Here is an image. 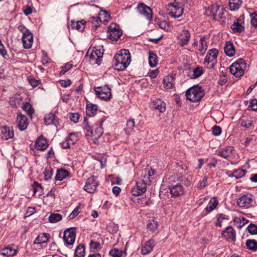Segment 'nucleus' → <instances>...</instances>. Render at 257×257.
Segmentation results:
<instances>
[{"label": "nucleus", "mask_w": 257, "mask_h": 257, "mask_svg": "<svg viewBox=\"0 0 257 257\" xmlns=\"http://www.w3.org/2000/svg\"><path fill=\"white\" fill-rule=\"evenodd\" d=\"M69 175V173L67 170L64 169H58L55 176V179L58 181H62L68 177Z\"/></svg>", "instance_id": "2f4dec72"}, {"label": "nucleus", "mask_w": 257, "mask_h": 257, "mask_svg": "<svg viewBox=\"0 0 257 257\" xmlns=\"http://www.w3.org/2000/svg\"><path fill=\"white\" fill-rule=\"evenodd\" d=\"M154 107L155 108L159 110L161 112H163L166 110L165 102L159 99H156L154 100Z\"/></svg>", "instance_id": "72a5a7b5"}, {"label": "nucleus", "mask_w": 257, "mask_h": 257, "mask_svg": "<svg viewBox=\"0 0 257 257\" xmlns=\"http://www.w3.org/2000/svg\"><path fill=\"white\" fill-rule=\"evenodd\" d=\"M218 53V50L216 48H212L208 51L203 63L208 69H215L217 63Z\"/></svg>", "instance_id": "39448f33"}, {"label": "nucleus", "mask_w": 257, "mask_h": 257, "mask_svg": "<svg viewBox=\"0 0 257 257\" xmlns=\"http://www.w3.org/2000/svg\"><path fill=\"white\" fill-rule=\"evenodd\" d=\"M211 12L212 13L213 19L215 20H218L221 19L223 14L222 9L220 8V7L218 6L212 7Z\"/></svg>", "instance_id": "c85d7f7f"}, {"label": "nucleus", "mask_w": 257, "mask_h": 257, "mask_svg": "<svg viewBox=\"0 0 257 257\" xmlns=\"http://www.w3.org/2000/svg\"><path fill=\"white\" fill-rule=\"evenodd\" d=\"M247 229L248 232L251 234H257V226L253 224H249L247 227Z\"/></svg>", "instance_id": "4d7b16f0"}, {"label": "nucleus", "mask_w": 257, "mask_h": 257, "mask_svg": "<svg viewBox=\"0 0 257 257\" xmlns=\"http://www.w3.org/2000/svg\"><path fill=\"white\" fill-rule=\"evenodd\" d=\"M253 196L250 194L241 196L237 200V204L241 208H248L252 206Z\"/></svg>", "instance_id": "f8f14e48"}, {"label": "nucleus", "mask_w": 257, "mask_h": 257, "mask_svg": "<svg viewBox=\"0 0 257 257\" xmlns=\"http://www.w3.org/2000/svg\"><path fill=\"white\" fill-rule=\"evenodd\" d=\"M22 41L25 48H31L33 43V36L32 33L30 32L23 35Z\"/></svg>", "instance_id": "4be33fe9"}, {"label": "nucleus", "mask_w": 257, "mask_h": 257, "mask_svg": "<svg viewBox=\"0 0 257 257\" xmlns=\"http://www.w3.org/2000/svg\"><path fill=\"white\" fill-rule=\"evenodd\" d=\"M17 253V249L12 247L7 246L0 250V255L4 256L10 257L14 256Z\"/></svg>", "instance_id": "393cba45"}, {"label": "nucleus", "mask_w": 257, "mask_h": 257, "mask_svg": "<svg viewBox=\"0 0 257 257\" xmlns=\"http://www.w3.org/2000/svg\"><path fill=\"white\" fill-rule=\"evenodd\" d=\"M169 189L172 197H177L184 193V188L181 184L169 186Z\"/></svg>", "instance_id": "6ab92c4d"}, {"label": "nucleus", "mask_w": 257, "mask_h": 257, "mask_svg": "<svg viewBox=\"0 0 257 257\" xmlns=\"http://www.w3.org/2000/svg\"><path fill=\"white\" fill-rule=\"evenodd\" d=\"M246 246L248 249L255 251L257 249V241L253 239H247Z\"/></svg>", "instance_id": "c03bdc74"}, {"label": "nucleus", "mask_w": 257, "mask_h": 257, "mask_svg": "<svg viewBox=\"0 0 257 257\" xmlns=\"http://www.w3.org/2000/svg\"><path fill=\"white\" fill-rule=\"evenodd\" d=\"M248 107H250L252 110L257 111V99H252Z\"/></svg>", "instance_id": "680f3d73"}, {"label": "nucleus", "mask_w": 257, "mask_h": 257, "mask_svg": "<svg viewBox=\"0 0 257 257\" xmlns=\"http://www.w3.org/2000/svg\"><path fill=\"white\" fill-rule=\"evenodd\" d=\"M191 33L187 29H183L178 34L177 40L180 47L187 46L190 41Z\"/></svg>", "instance_id": "6e6552de"}, {"label": "nucleus", "mask_w": 257, "mask_h": 257, "mask_svg": "<svg viewBox=\"0 0 257 257\" xmlns=\"http://www.w3.org/2000/svg\"><path fill=\"white\" fill-rule=\"evenodd\" d=\"M35 146L37 150L43 151L48 147L49 144L45 138L42 135L36 140Z\"/></svg>", "instance_id": "5701e85b"}, {"label": "nucleus", "mask_w": 257, "mask_h": 257, "mask_svg": "<svg viewBox=\"0 0 257 257\" xmlns=\"http://www.w3.org/2000/svg\"><path fill=\"white\" fill-rule=\"evenodd\" d=\"M241 221H242V223L241 224V223L240 222V224L239 225V227H242L247 222V220L244 217H242L241 219L238 217H235L234 219V222L238 223L239 222H241Z\"/></svg>", "instance_id": "0e129e2a"}, {"label": "nucleus", "mask_w": 257, "mask_h": 257, "mask_svg": "<svg viewBox=\"0 0 257 257\" xmlns=\"http://www.w3.org/2000/svg\"><path fill=\"white\" fill-rule=\"evenodd\" d=\"M76 229L75 227H70L64 232L63 240L67 245H72L75 240Z\"/></svg>", "instance_id": "1a4fd4ad"}, {"label": "nucleus", "mask_w": 257, "mask_h": 257, "mask_svg": "<svg viewBox=\"0 0 257 257\" xmlns=\"http://www.w3.org/2000/svg\"><path fill=\"white\" fill-rule=\"evenodd\" d=\"M23 109L27 113V114L32 118L34 113V109L32 106L28 102H26L24 104Z\"/></svg>", "instance_id": "37998d69"}, {"label": "nucleus", "mask_w": 257, "mask_h": 257, "mask_svg": "<svg viewBox=\"0 0 257 257\" xmlns=\"http://www.w3.org/2000/svg\"><path fill=\"white\" fill-rule=\"evenodd\" d=\"M72 64L70 63H66L65 66L61 67V70L60 72L61 75H64L68 70L72 68Z\"/></svg>", "instance_id": "5fc2aeb1"}, {"label": "nucleus", "mask_w": 257, "mask_h": 257, "mask_svg": "<svg viewBox=\"0 0 257 257\" xmlns=\"http://www.w3.org/2000/svg\"><path fill=\"white\" fill-rule=\"evenodd\" d=\"M79 117L80 115L77 113H71L69 116L70 120L75 123L78 122Z\"/></svg>", "instance_id": "e2e57ef3"}, {"label": "nucleus", "mask_w": 257, "mask_h": 257, "mask_svg": "<svg viewBox=\"0 0 257 257\" xmlns=\"http://www.w3.org/2000/svg\"><path fill=\"white\" fill-rule=\"evenodd\" d=\"M187 99L192 102L199 101L204 95L202 87L195 85L188 89L186 92Z\"/></svg>", "instance_id": "20e7f679"}, {"label": "nucleus", "mask_w": 257, "mask_h": 257, "mask_svg": "<svg viewBox=\"0 0 257 257\" xmlns=\"http://www.w3.org/2000/svg\"><path fill=\"white\" fill-rule=\"evenodd\" d=\"M103 134V128L101 125H96L95 130L92 131V134L91 137H93V139H97L99 138Z\"/></svg>", "instance_id": "4c0bfd02"}, {"label": "nucleus", "mask_w": 257, "mask_h": 257, "mask_svg": "<svg viewBox=\"0 0 257 257\" xmlns=\"http://www.w3.org/2000/svg\"><path fill=\"white\" fill-rule=\"evenodd\" d=\"M97 105L90 103L87 104L86 107V113L87 115L92 116L95 115L97 110Z\"/></svg>", "instance_id": "473e14b6"}, {"label": "nucleus", "mask_w": 257, "mask_h": 257, "mask_svg": "<svg viewBox=\"0 0 257 257\" xmlns=\"http://www.w3.org/2000/svg\"><path fill=\"white\" fill-rule=\"evenodd\" d=\"M109 254L113 257H120L122 254V251L118 248H113L110 250Z\"/></svg>", "instance_id": "603ef678"}, {"label": "nucleus", "mask_w": 257, "mask_h": 257, "mask_svg": "<svg viewBox=\"0 0 257 257\" xmlns=\"http://www.w3.org/2000/svg\"><path fill=\"white\" fill-rule=\"evenodd\" d=\"M66 139L69 143V144L73 145L78 141V135L77 133H70Z\"/></svg>", "instance_id": "49530a36"}, {"label": "nucleus", "mask_w": 257, "mask_h": 257, "mask_svg": "<svg viewBox=\"0 0 257 257\" xmlns=\"http://www.w3.org/2000/svg\"><path fill=\"white\" fill-rule=\"evenodd\" d=\"M241 4V0H229V9L232 11L237 10L240 8Z\"/></svg>", "instance_id": "c9c22d12"}, {"label": "nucleus", "mask_w": 257, "mask_h": 257, "mask_svg": "<svg viewBox=\"0 0 257 257\" xmlns=\"http://www.w3.org/2000/svg\"><path fill=\"white\" fill-rule=\"evenodd\" d=\"M208 177L206 176H204L201 180L198 183L197 187L199 189H202L207 186Z\"/></svg>", "instance_id": "3c124183"}, {"label": "nucleus", "mask_w": 257, "mask_h": 257, "mask_svg": "<svg viewBox=\"0 0 257 257\" xmlns=\"http://www.w3.org/2000/svg\"><path fill=\"white\" fill-rule=\"evenodd\" d=\"M149 64L151 67H156L158 64V57L153 51L149 52Z\"/></svg>", "instance_id": "7c9ffc66"}, {"label": "nucleus", "mask_w": 257, "mask_h": 257, "mask_svg": "<svg viewBox=\"0 0 257 257\" xmlns=\"http://www.w3.org/2000/svg\"><path fill=\"white\" fill-rule=\"evenodd\" d=\"M204 70L202 67L197 66L192 69L191 78L195 79L204 73Z\"/></svg>", "instance_id": "e433bc0d"}, {"label": "nucleus", "mask_w": 257, "mask_h": 257, "mask_svg": "<svg viewBox=\"0 0 257 257\" xmlns=\"http://www.w3.org/2000/svg\"><path fill=\"white\" fill-rule=\"evenodd\" d=\"M17 121L18 122L17 126L20 131H24L27 128L28 122L26 115L20 113L17 116Z\"/></svg>", "instance_id": "b1692460"}, {"label": "nucleus", "mask_w": 257, "mask_h": 257, "mask_svg": "<svg viewBox=\"0 0 257 257\" xmlns=\"http://www.w3.org/2000/svg\"><path fill=\"white\" fill-rule=\"evenodd\" d=\"M107 229L111 233L114 234L118 230V226L114 223H110L107 227Z\"/></svg>", "instance_id": "6e6d98bb"}, {"label": "nucleus", "mask_w": 257, "mask_h": 257, "mask_svg": "<svg viewBox=\"0 0 257 257\" xmlns=\"http://www.w3.org/2000/svg\"><path fill=\"white\" fill-rule=\"evenodd\" d=\"M85 21L83 20L73 22L71 23V27L72 29H75L80 31H82L85 28Z\"/></svg>", "instance_id": "f704fd0d"}, {"label": "nucleus", "mask_w": 257, "mask_h": 257, "mask_svg": "<svg viewBox=\"0 0 257 257\" xmlns=\"http://www.w3.org/2000/svg\"><path fill=\"white\" fill-rule=\"evenodd\" d=\"M225 54L229 57H232L235 53V50L232 42L227 41L224 48Z\"/></svg>", "instance_id": "cd10ccee"}, {"label": "nucleus", "mask_w": 257, "mask_h": 257, "mask_svg": "<svg viewBox=\"0 0 257 257\" xmlns=\"http://www.w3.org/2000/svg\"><path fill=\"white\" fill-rule=\"evenodd\" d=\"M103 52L104 49L101 47L90 48L88 50L86 56L91 64L99 65L102 61Z\"/></svg>", "instance_id": "7ed1b4c3"}, {"label": "nucleus", "mask_w": 257, "mask_h": 257, "mask_svg": "<svg viewBox=\"0 0 257 257\" xmlns=\"http://www.w3.org/2000/svg\"><path fill=\"white\" fill-rule=\"evenodd\" d=\"M246 170L242 169H238L234 172H232L231 175H229V177H234L236 179H239L245 175Z\"/></svg>", "instance_id": "a18cd8bd"}, {"label": "nucleus", "mask_w": 257, "mask_h": 257, "mask_svg": "<svg viewBox=\"0 0 257 257\" xmlns=\"http://www.w3.org/2000/svg\"><path fill=\"white\" fill-rule=\"evenodd\" d=\"M147 180H140L136 182V185L132 188L131 192L134 196H139L145 193L147 190Z\"/></svg>", "instance_id": "2eb2a0df"}, {"label": "nucleus", "mask_w": 257, "mask_h": 257, "mask_svg": "<svg viewBox=\"0 0 257 257\" xmlns=\"http://www.w3.org/2000/svg\"><path fill=\"white\" fill-rule=\"evenodd\" d=\"M108 38L112 41L118 40L122 35V31L119 26L111 24L108 28Z\"/></svg>", "instance_id": "ddd939ff"}, {"label": "nucleus", "mask_w": 257, "mask_h": 257, "mask_svg": "<svg viewBox=\"0 0 257 257\" xmlns=\"http://www.w3.org/2000/svg\"><path fill=\"white\" fill-rule=\"evenodd\" d=\"M175 76L174 74H170L163 79L164 86L166 89H171L174 84Z\"/></svg>", "instance_id": "a878e982"}, {"label": "nucleus", "mask_w": 257, "mask_h": 257, "mask_svg": "<svg viewBox=\"0 0 257 257\" xmlns=\"http://www.w3.org/2000/svg\"><path fill=\"white\" fill-rule=\"evenodd\" d=\"M155 244V241L153 239H151L145 242L144 244L141 245V253L143 255H146L150 253L153 250Z\"/></svg>", "instance_id": "a211bd4d"}, {"label": "nucleus", "mask_w": 257, "mask_h": 257, "mask_svg": "<svg viewBox=\"0 0 257 257\" xmlns=\"http://www.w3.org/2000/svg\"><path fill=\"white\" fill-rule=\"evenodd\" d=\"M0 54L3 56V57H5L6 55H7V51L5 49V47L4 45L3 44L1 40H0Z\"/></svg>", "instance_id": "338daca9"}, {"label": "nucleus", "mask_w": 257, "mask_h": 257, "mask_svg": "<svg viewBox=\"0 0 257 257\" xmlns=\"http://www.w3.org/2000/svg\"><path fill=\"white\" fill-rule=\"evenodd\" d=\"M252 121L251 120L247 118L242 119L241 120L240 125L245 128H249L252 126L254 127V126L252 125Z\"/></svg>", "instance_id": "8fccbe9b"}, {"label": "nucleus", "mask_w": 257, "mask_h": 257, "mask_svg": "<svg viewBox=\"0 0 257 257\" xmlns=\"http://www.w3.org/2000/svg\"><path fill=\"white\" fill-rule=\"evenodd\" d=\"M18 29L22 33L23 35L30 32V31L27 29L24 25H20L18 27Z\"/></svg>", "instance_id": "774afa93"}, {"label": "nucleus", "mask_w": 257, "mask_h": 257, "mask_svg": "<svg viewBox=\"0 0 257 257\" xmlns=\"http://www.w3.org/2000/svg\"><path fill=\"white\" fill-rule=\"evenodd\" d=\"M217 163V160L215 158H212L210 159V162L208 164V167L209 168H215Z\"/></svg>", "instance_id": "69168bd1"}, {"label": "nucleus", "mask_w": 257, "mask_h": 257, "mask_svg": "<svg viewBox=\"0 0 257 257\" xmlns=\"http://www.w3.org/2000/svg\"><path fill=\"white\" fill-rule=\"evenodd\" d=\"M168 11L169 15L174 18L181 17L183 12V9L178 2L174 4H170L168 5Z\"/></svg>", "instance_id": "0eeeda50"}, {"label": "nucleus", "mask_w": 257, "mask_h": 257, "mask_svg": "<svg viewBox=\"0 0 257 257\" xmlns=\"http://www.w3.org/2000/svg\"><path fill=\"white\" fill-rule=\"evenodd\" d=\"M44 121L46 125L53 124L57 126L59 124L58 120L56 118L55 115L53 113H50L45 115Z\"/></svg>", "instance_id": "bb28decb"}, {"label": "nucleus", "mask_w": 257, "mask_h": 257, "mask_svg": "<svg viewBox=\"0 0 257 257\" xmlns=\"http://www.w3.org/2000/svg\"><path fill=\"white\" fill-rule=\"evenodd\" d=\"M98 185V182L92 176L87 179L84 189L89 193H93L96 190Z\"/></svg>", "instance_id": "f3484780"}, {"label": "nucleus", "mask_w": 257, "mask_h": 257, "mask_svg": "<svg viewBox=\"0 0 257 257\" xmlns=\"http://www.w3.org/2000/svg\"><path fill=\"white\" fill-rule=\"evenodd\" d=\"M143 173H145L144 178H146V175L148 176L149 181H151V178L155 174L156 171L152 168L145 169L143 171Z\"/></svg>", "instance_id": "09e8293b"}, {"label": "nucleus", "mask_w": 257, "mask_h": 257, "mask_svg": "<svg viewBox=\"0 0 257 257\" xmlns=\"http://www.w3.org/2000/svg\"><path fill=\"white\" fill-rule=\"evenodd\" d=\"M131 61V55L128 50H121L115 55L113 65L115 70L123 71L128 66Z\"/></svg>", "instance_id": "f257e3e1"}, {"label": "nucleus", "mask_w": 257, "mask_h": 257, "mask_svg": "<svg viewBox=\"0 0 257 257\" xmlns=\"http://www.w3.org/2000/svg\"><path fill=\"white\" fill-rule=\"evenodd\" d=\"M135 126V121L134 119H130L127 121L126 122V128H125L126 131L130 132L133 130Z\"/></svg>", "instance_id": "13d9d810"}, {"label": "nucleus", "mask_w": 257, "mask_h": 257, "mask_svg": "<svg viewBox=\"0 0 257 257\" xmlns=\"http://www.w3.org/2000/svg\"><path fill=\"white\" fill-rule=\"evenodd\" d=\"M84 129L86 133V136L87 137L92 136L93 129L89 125L88 119L85 118L83 122Z\"/></svg>", "instance_id": "79ce46f5"}, {"label": "nucleus", "mask_w": 257, "mask_h": 257, "mask_svg": "<svg viewBox=\"0 0 257 257\" xmlns=\"http://www.w3.org/2000/svg\"><path fill=\"white\" fill-rule=\"evenodd\" d=\"M44 178L45 180H48L51 179L52 175L53 172L51 169H46L44 172Z\"/></svg>", "instance_id": "052dcab7"}, {"label": "nucleus", "mask_w": 257, "mask_h": 257, "mask_svg": "<svg viewBox=\"0 0 257 257\" xmlns=\"http://www.w3.org/2000/svg\"><path fill=\"white\" fill-rule=\"evenodd\" d=\"M221 127L218 125H215L212 127V134L215 136H218L221 133Z\"/></svg>", "instance_id": "bf43d9fd"}, {"label": "nucleus", "mask_w": 257, "mask_h": 257, "mask_svg": "<svg viewBox=\"0 0 257 257\" xmlns=\"http://www.w3.org/2000/svg\"><path fill=\"white\" fill-rule=\"evenodd\" d=\"M246 67L245 60L242 58H239L229 67L230 72L236 77L242 76Z\"/></svg>", "instance_id": "423d86ee"}, {"label": "nucleus", "mask_w": 257, "mask_h": 257, "mask_svg": "<svg viewBox=\"0 0 257 257\" xmlns=\"http://www.w3.org/2000/svg\"><path fill=\"white\" fill-rule=\"evenodd\" d=\"M14 132L12 126H4L2 128L1 138L3 140H8L14 137Z\"/></svg>", "instance_id": "aec40b11"}, {"label": "nucleus", "mask_w": 257, "mask_h": 257, "mask_svg": "<svg viewBox=\"0 0 257 257\" xmlns=\"http://www.w3.org/2000/svg\"><path fill=\"white\" fill-rule=\"evenodd\" d=\"M218 203V201L216 198H212L206 207V210L208 212L213 210L217 206Z\"/></svg>", "instance_id": "ea45409f"}, {"label": "nucleus", "mask_w": 257, "mask_h": 257, "mask_svg": "<svg viewBox=\"0 0 257 257\" xmlns=\"http://www.w3.org/2000/svg\"><path fill=\"white\" fill-rule=\"evenodd\" d=\"M158 227V221L154 218L149 219L147 224V228L152 232L156 230Z\"/></svg>", "instance_id": "58836bf2"}, {"label": "nucleus", "mask_w": 257, "mask_h": 257, "mask_svg": "<svg viewBox=\"0 0 257 257\" xmlns=\"http://www.w3.org/2000/svg\"><path fill=\"white\" fill-rule=\"evenodd\" d=\"M85 256V246L83 244H79L75 251V257Z\"/></svg>", "instance_id": "a19ab883"}, {"label": "nucleus", "mask_w": 257, "mask_h": 257, "mask_svg": "<svg viewBox=\"0 0 257 257\" xmlns=\"http://www.w3.org/2000/svg\"><path fill=\"white\" fill-rule=\"evenodd\" d=\"M192 46L193 47L198 46V51L203 55L205 53L208 48L207 38L205 36L200 35L199 36V41H197V39H194Z\"/></svg>", "instance_id": "9d476101"}, {"label": "nucleus", "mask_w": 257, "mask_h": 257, "mask_svg": "<svg viewBox=\"0 0 257 257\" xmlns=\"http://www.w3.org/2000/svg\"><path fill=\"white\" fill-rule=\"evenodd\" d=\"M217 156L228 161L231 164H235L237 160L235 159L236 151L233 146H227L216 152Z\"/></svg>", "instance_id": "f03ea898"}, {"label": "nucleus", "mask_w": 257, "mask_h": 257, "mask_svg": "<svg viewBox=\"0 0 257 257\" xmlns=\"http://www.w3.org/2000/svg\"><path fill=\"white\" fill-rule=\"evenodd\" d=\"M96 95L101 99L109 100L111 97L110 88L107 85L103 87H98L95 90Z\"/></svg>", "instance_id": "4468645a"}, {"label": "nucleus", "mask_w": 257, "mask_h": 257, "mask_svg": "<svg viewBox=\"0 0 257 257\" xmlns=\"http://www.w3.org/2000/svg\"><path fill=\"white\" fill-rule=\"evenodd\" d=\"M221 235L229 242H234L236 240V232L231 226L226 227L222 231Z\"/></svg>", "instance_id": "dca6fc26"}, {"label": "nucleus", "mask_w": 257, "mask_h": 257, "mask_svg": "<svg viewBox=\"0 0 257 257\" xmlns=\"http://www.w3.org/2000/svg\"><path fill=\"white\" fill-rule=\"evenodd\" d=\"M234 33H241L244 31V26L243 21L240 19H235L233 24L230 27Z\"/></svg>", "instance_id": "412c9836"}, {"label": "nucleus", "mask_w": 257, "mask_h": 257, "mask_svg": "<svg viewBox=\"0 0 257 257\" xmlns=\"http://www.w3.org/2000/svg\"><path fill=\"white\" fill-rule=\"evenodd\" d=\"M50 235L49 233H43L39 234L34 241V243L36 244H41L48 241Z\"/></svg>", "instance_id": "c756f323"}, {"label": "nucleus", "mask_w": 257, "mask_h": 257, "mask_svg": "<svg viewBox=\"0 0 257 257\" xmlns=\"http://www.w3.org/2000/svg\"><path fill=\"white\" fill-rule=\"evenodd\" d=\"M137 10L141 15L144 17L148 21L152 20V11L149 6L143 3H140L137 6Z\"/></svg>", "instance_id": "9b49d317"}, {"label": "nucleus", "mask_w": 257, "mask_h": 257, "mask_svg": "<svg viewBox=\"0 0 257 257\" xmlns=\"http://www.w3.org/2000/svg\"><path fill=\"white\" fill-rule=\"evenodd\" d=\"M62 218V215L58 213H51L49 217L51 223H56L60 221Z\"/></svg>", "instance_id": "de8ad7c7"}, {"label": "nucleus", "mask_w": 257, "mask_h": 257, "mask_svg": "<svg viewBox=\"0 0 257 257\" xmlns=\"http://www.w3.org/2000/svg\"><path fill=\"white\" fill-rule=\"evenodd\" d=\"M28 80L30 85L33 88L38 86L41 83V81L40 80H37L33 77L28 78Z\"/></svg>", "instance_id": "864d4df0"}]
</instances>
